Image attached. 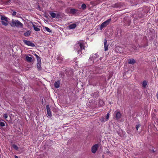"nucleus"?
Masks as SVG:
<instances>
[{
	"label": "nucleus",
	"mask_w": 158,
	"mask_h": 158,
	"mask_svg": "<svg viewBox=\"0 0 158 158\" xmlns=\"http://www.w3.org/2000/svg\"><path fill=\"white\" fill-rule=\"evenodd\" d=\"M85 48V43L82 40L77 41L74 46V49L77 51L78 54H81L82 50Z\"/></svg>",
	"instance_id": "f257e3e1"
},
{
	"label": "nucleus",
	"mask_w": 158,
	"mask_h": 158,
	"mask_svg": "<svg viewBox=\"0 0 158 158\" xmlns=\"http://www.w3.org/2000/svg\"><path fill=\"white\" fill-rule=\"evenodd\" d=\"M88 78L89 82L94 83H97L100 78V77L96 74H94L89 75Z\"/></svg>",
	"instance_id": "f03ea898"
},
{
	"label": "nucleus",
	"mask_w": 158,
	"mask_h": 158,
	"mask_svg": "<svg viewBox=\"0 0 158 158\" xmlns=\"http://www.w3.org/2000/svg\"><path fill=\"white\" fill-rule=\"evenodd\" d=\"M10 23L12 27L16 26L18 27H22L23 26V24L18 20H14L12 19V21Z\"/></svg>",
	"instance_id": "7ed1b4c3"
},
{
	"label": "nucleus",
	"mask_w": 158,
	"mask_h": 158,
	"mask_svg": "<svg viewBox=\"0 0 158 158\" xmlns=\"http://www.w3.org/2000/svg\"><path fill=\"white\" fill-rule=\"evenodd\" d=\"M132 16L135 20H136L142 18L143 15L141 12L139 11L135 12V13H133Z\"/></svg>",
	"instance_id": "20e7f679"
},
{
	"label": "nucleus",
	"mask_w": 158,
	"mask_h": 158,
	"mask_svg": "<svg viewBox=\"0 0 158 158\" xmlns=\"http://www.w3.org/2000/svg\"><path fill=\"white\" fill-rule=\"evenodd\" d=\"M98 57L99 56L97 54H94L90 56L89 60L92 61V62L94 63L98 61Z\"/></svg>",
	"instance_id": "39448f33"
},
{
	"label": "nucleus",
	"mask_w": 158,
	"mask_h": 158,
	"mask_svg": "<svg viewBox=\"0 0 158 158\" xmlns=\"http://www.w3.org/2000/svg\"><path fill=\"white\" fill-rule=\"evenodd\" d=\"M1 19L2 25L7 26L8 25V18L5 15H1Z\"/></svg>",
	"instance_id": "423d86ee"
},
{
	"label": "nucleus",
	"mask_w": 158,
	"mask_h": 158,
	"mask_svg": "<svg viewBox=\"0 0 158 158\" xmlns=\"http://www.w3.org/2000/svg\"><path fill=\"white\" fill-rule=\"evenodd\" d=\"M111 19L110 18L102 23L100 25V29L102 30L103 28L106 27L110 23Z\"/></svg>",
	"instance_id": "0eeeda50"
},
{
	"label": "nucleus",
	"mask_w": 158,
	"mask_h": 158,
	"mask_svg": "<svg viewBox=\"0 0 158 158\" xmlns=\"http://www.w3.org/2000/svg\"><path fill=\"white\" fill-rule=\"evenodd\" d=\"M123 22L125 25H129L131 22L130 18L128 16L125 17L123 19Z\"/></svg>",
	"instance_id": "6e6552de"
},
{
	"label": "nucleus",
	"mask_w": 158,
	"mask_h": 158,
	"mask_svg": "<svg viewBox=\"0 0 158 158\" xmlns=\"http://www.w3.org/2000/svg\"><path fill=\"white\" fill-rule=\"evenodd\" d=\"M70 13L73 15H76L80 14L79 11L74 8L71 9L70 11Z\"/></svg>",
	"instance_id": "1a4fd4ad"
},
{
	"label": "nucleus",
	"mask_w": 158,
	"mask_h": 158,
	"mask_svg": "<svg viewBox=\"0 0 158 158\" xmlns=\"http://www.w3.org/2000/svg\"><path fill=\"white\" fill-rule=\"evenodd\" d=\"M99 145L98 144H96L94 145L91 148V151L93 153H96L98 148Z\"/></svg>",
	"instance_id": "9d476101"
},
{
	"label": "nucleus",
	"mask_w": 158,
	"mask_h": 158,
	"mask_svg": "<svg viewBox=\"0 0 158 158\" xmlns=\"http://www.w3.org/2000/svg\"><path fill=\"white\" fill-rule=\"evenodd\" d=\"M23 43L28 46H29L32 47H34L35 45L34 43H32L30 41H28L26 40H23Z\"/></svg>",
	"instance_id": "9b49d317"
},
{
	"label": "nucleus",
	"mask_w": 158,
	"mask_h": 158,
	"mask_svg": "<svg viewBox=\"0 0 158 158\" xmlns=\"http://www.w3.org/2000/svg\"><path fill=\"white\" fill-rule=\"evenodd\" d=\"M37 67L38 69V70L39 71H40L41 70L42 68L41 60H39V61H37Z\"/></svg>",
	"instance_id": "f8f14e48"
},
{
	"label": "nucleus",
	"mask_w": 158,
	"mask_h": 158,
	"mask_svg": "<svg viewBox=\"0 0 158 158\" xmlns=\"http://www.w3.org/2000/svg\"><path fill=\"white\" fill-rule=\"evenodd\" d=\"M48 115L51 117L52 116L51 112L49 105H47L46 106Z\"/></svg>",
	"instance_id": "ddd939ff"
},
{
	"label": "nucleus",
	"mask_w": 158,
	"mask_h": 158,
	"mask_svg": "<svg viewBox=\"0 0 158 158\" xmlns=\"http://www.w3.org/2000/svg\"><path fill=\"white\" fill-rule=\"evenodd\" d=\"M115 118L116 120H118L121 118V114L119 111H115Z\"/></svg>",
	"instance_id": "4468645a"
},
{
	"label": "nucleus",
	"mask_w": 158,
	"mask_h": 158,
	"mask_svg": "<svg viewBox=\"0 0 158 158\" xmlns=\"http://www.w3.org/2000/svg\"><path fill=\"white\" fill-rule=\"evenodd\" d=\"M104 50L105 51H106L108 50V45L107 44V40L106 39H104Z\"/></svg>",
	"instance_id": "2eb2a0df"
},
{
	"label": "nucleus",
	"mask_w": 158,
	"mask_h": 158,
	"mask_svg": "<svg viewBox=\"0 0 158 158\" xmlns=\"http://www.w3.org/2000/svg\"><path fill=\"white\" fill-rule=\"evenodd\" d=\"M60 80L57 81L54 84V87L56 88H58L60 87Z\"/></svg>",
	"instance_id": "dca6fc26"
},
{
	"label": "nucleus",
	"mask_w": 158,
	"mask_h": 158,
	"mask_svg": "<svg viewBox=\"0 0 158 158\" xmlns=\"http://www.w3.org/2000/svg\"><path fill=\"white\" fill-rule=\"evenodd\" d=\"M99 95V92H96L91 94V96L94 98L98 97Z\"/></svg>",
	"instance_id": "f3484780"
},
{
	"label": "nucleus",
	"mask_w": 158,
	"mask_h": 158,
	"mask_svg": "<svg viewBox=\"0 0 158 158\" xmlns=\"http://www.w3.org/2000/svg\"><path fill=\"white\" fill-rule=\"evenodd\" d=\"M136 61L135 60L133 59H129L128 62L129 64H133Z\"/></svg>",
	"instance_id": "a211bd4d"
},
{
	"label": "nucleus",
	"mask_w": 158,
	"mask_h": 158,
	"mask_svg": "<svg viewBox=\"0 0 158 158\" xmlns=\"http://www.w3.org/2000/svg\"><path fill=\"white\" fill-rule=\"evenodd\" d=\"M77 26L76 24L73 23L70 24L69 26V29H73L75 28Z\"/></svg>",
	"instance_id": "6ab92c4d"
},
{
	"label": "nucleus",
	"mask_w": 158,
	"mask_h": 158,
	"mask_svg": "<svg viewBox=\"0 0 158 158\" xmlns=\"http://www.w3.org/2000/svg\"><path fill=\"white\" fill-rule=\"evenodd\" d=\"M123 34V31L121 29H119L117 31V34L118 36H121Z\"/></svg>",
	"instance_id": "aec40b11"
},
{
	"label": "nucleus",
	"mask_w": 158,
	"mask_h": 158,
	"mask_svg": "<svg viewBox=\"0 0 158 158\" xmlns=\"http://www.w3.org/2000/svg\"><path fill=\"white\" fill-rule=\"evenodd\" d=\"M26 60L28 62H31L32 61V58L31 57L27 56L26 57Z\"/></svg>",
	"instance_id": "412c9836"
},
{
	"label": "nucleus",
	"mask_w": 158,
	"mask_h": 158,
	"mask_svg": "<svg viewBox=\"0 0 158 158\" xmlns=\"http://www.w3.org/2000/svg\"><path fill=\"white\" fill-rule=\"evenodd\" d=\"M31 35V31H27L26 32L24 33V35L28 37Z\"/></svg>",
	"instance_id": "4be33fe9"
},
{
	"label": "nucleus",
	"mask_w": 158,
	"mask_h": 158,
	"mask_svg": "<svg viewBox=\"0 0 158 158\" xmlns=\"http://www.w3.org/2000/svg\"><path fill=\"white\" fill-rule=\"evenodd\" d=\"M98 102L100 106H102L104 105V102L102 100L100 99H99L98 100Z\"/></svg>",
	"instance_id": "5701e85b"
},
{
	"label": "nucleus",
	"mask_w": 158,
	"mask_h": 158,
	"mask_svg": "<svg viewBox=\"0 0 158 158\" xmlns=\"http://www.w3.org/2000/svg\"><path fill=\"white\" fill-rule=\"evenodd\" d=\"M147 85V82L146 81H144L142 82V86L144 88H145Z\"/></svg>",
	"instance_id": "b1692460"
},
{
	"label": "nucleus",
	"mask_w": 158,
	"mask_h": 158,
	"mask_svg": "<svg viewBox=\"0 0 158 158\" xmlns=\"http://www.w3.org/2000/svg\"><path fill=\"white\" fill-rule=\"evenodd\" d=\"M50 15L52 16V17L53 18H56V14L54 12H50Z\"/></svg>",
	"instance_id": "393cba45"
},
{
	"label": "nucleus",
	"mask_w": 158,
	"mask_h": 158,
	"mask_svg": "<svg viewBox=\"0 0 158 158\" xmlns=\"http://www.w3.org/2000/svg\"><path fill=\"white\" fill-rule=\"evenodd\" d=\"M81 8L83 10H85V9L86 8V5L84 4L83 3L81 6Z\"/></svg>",
	"instance_id": "a878e982"
},
{
	"label": "nucleus",
	"mask_w": 158,
	"mask_h": 158,
	"mask_svg": "<svg viewBox=\"0 0 158 158\" xmlns=\"http://www.w3.org/2000/svg\"><path fill=\"white\" fill-rule=\"evenodd\" d=\"M71 72V71H69V70H68L67 69H66L65 70V73L66 74V75H67V76H68V77H69V76H70V74H69V72Z\"/></svg>",
	"instance_id": "bb28decb"
},
{
	"label": "nucleus",
	"mask_w": 158,
	"mask_h": 158,
	"mask_svg": "<svg viewBox=\"0 0 158 158\" xmlns=\"http://www.w3.org/2000/svg\"><path fill=\"white\" fill-rule=\"evenodd\" d=\"M12 15L14 16H16L18 17V16L19 15V13H17L16 12L14 11L13 12Z\"/></svg>",
	"instance_id": "cd10ccee"
},
{
	"label": "nucleus",
	"mask_w": 158,
	"mask_h": 158,
	"mask_svg": "<svg viewBox=\"0 0 158 158\" xmlns=\"http://www.w3.org/2000/svg\"><path fill=\"white\" fill-rule=\"evenodd\" d=\"M33 54L36 57V59L37 60V61H39V60H41L40 57L38 55H37L35 53L34 54Z\"/></svg>",
	"instance_id": "c85d7f7f"
},
{
	"label": "nucleus",
	"mask_w": 158,
	"mask_h": 158,
	"mask_svg": "<svg viewBox=\"0 0 158 158\" xmlns=\"http://www.w3.org/2000/svg\"><path fill=\"white\" fill-rule=\"evenodd\" d=\"M56 18L57 19H60L61 18L60 14V13H58L56 14Z\"/></svg>",
	"instance_id": "c756f323"
},
{
	"label": "nucleus",
	"mask_w": 158,
	"mask_h": 158,
	"mask_svg": "<svg viewBox=\"0 0 158 158\" xmlns=\"http://www.w3.org/2000/svg\"><path fill=\"white\" fill-rule=\"evenodd\" d=\"M12 147L14 149H15L16 150H18V146L16 145H15V144H13Z\"/></svg>",
	"instance_id": "7c9ffc66"
},
{
	"label": "nucleus",
	"mask_w": 158,
	"mask_h": 158,
	"mask_svg": "<svg viewBox=\"0 0 158 158\" xmlns=\"http://www.w3.org/2000/svg\"><path fill=\"white\" fill-rule=\"evenodd\" d=\"M45 29L48 32H52V31L47 27H45Z\"/></svg>",
	"instance_id": "2f4dec72"
},
{
	"label": "nucleus",
	"mask_w": 158,
	"mask_h": 158,
	"mask_svg": "<svg viewBox=\"0 0 158 158\" xmlns=\"http://www.w3.org/2000/svg\"><path fill=\"white\" fill-rule=\"evenodd\" d=\"M36 8L40 11L42 10L41 8L40 7V5L38 4L37 5V6L36 7Z\"/></svg>",
	"instance_id": "473e14b6"
},
{
	"label": "nucleus",
	"mask_w": 158,
	"mask_h": 158,
	"mask_svg": "<svg viewBox=\"0 0 158 158\" xmlns=\"http://www.w3.org/2000/svg\"><path fill=\"white\" fill-rule=\"evenodd\" d=\"M59 75L61 77H64V73L61 72L60 73Z\"/></svg>",
	"instance_id": "72a5a7b5"
},
{
	"label": "nucleus",
	"mask_w": 158,
	"mask_h": 158,
	"mask_svg": "<svg viewBox=\"0 0 158 158\" xmlns=\"http://www.w3.org/2000/svg\"><path fill=\"white\" fill-rule=\"evenodd\" d=\"M57 60L62 61L63 60V58L61 56H59L57 58Z\"/></svg>",
	"instance_id": "f704fd0d"
},
{
	"label": "nucleus",
	"mask_w": 158,
	"mask_h": 158,
	"mask_svg": "<svg viewBox=\"0 0 158 158\" xmlns=\"http://www.w3.org/2000/svg\"><path fill=\"white\" fill-rule=\"evenodd\" d=\"M0 126L1 127H3L5 126V123L0 121Z\"/></svg>",
	"instance_id": "c9c22d12"
},
{
	"label": "nucleus",
	"mask_w": 158,
	"mask_h": 158,
	"mask_svg": "<svg viewBox=\"0 0 158 158\" xmlns=\"http://www.w3.org/2000/svg\"><path fill=\"white\" fill-rule=\"evenodd\" d=\"M109 115H110V114H109V113H108L107 114H106V120H108V119H109Z\"/></svg>",
	"instance_id": "e433bc0d"
},
{
	"label": "nucleus",
	"mask_w": 158,
	"mask_h": 158,
	"mask_svg": "<svg viewBox=\"0 0 158 158\" xmlns=\"http://www.w3.org/2000/svg\"><path fill=\"white\" fill-rule=\"evenodd\" d=\"M34 30L35 31H40V29L39 28L37 27H36L34 29Z\"/></svg>",
	"instance_id": "4c0bfd02"
},
{
	"label": "nucleus",
	"mask_w": 158,
	"mask_h": 158,
	"mask_svg": "<svg viewBox=\"0 0 158 158\" xmlns=\"http://www.w3.org/2000/svg\"><path fill=\"white\" fill-rule=\"evenodd\" d=\"M140 124L139 123H138L136 126V129L137 130H138L139 128L140 127Z\"/></svg>",
	"instance_id": "58836bf2"
},
{
	"label": "nucleus",
	"mask_w": 158,
	"mask_h": 158,
	"mask_svg": "<svg viewBox=\"0 0 158 158\" xmlns=\"http://www.w3.org/2000/svg\"><path fill=\"white\" fill-rule=\"evenodd\" d=\"M10 1L11 0H8V1L5 2V3L6 4H8V3L10 2Z\"/></svg>",
	"instance_id": "ea45409f"
},
{
	"label": "nucleus",
	"mask_w": 158,
	"mask_h": 158,
	"mask_svg": "<svg viewBox=\"0 0 158 158\" xmlns=\"http://www.w3.org/2000/svg\"><path fill=\"white\" fill-rule=\"evenodd\" d=\"M101 120L102 122H104L105 121H107V120H106V119L104 118L103 117L102 118V119H101Z\"/></svg>",
	"instance_id": "a19ab883"
},
{
	"label": "nucleus",
	"mask_w": 158,
	"mask_h": 158,
	"mask_svg": "<svg viewBox=\"0 0 158 158\" xmlns=\"http://www.w3.org/2000/svg\"><path fill=\"white\" fill-rule=\"evenodd\" d=\"M4 117L5 119H6L7 118L8 116L7 114H5L4 115Z\"/></svg>",
	"instance_id": "79ce46f5"
},
{
	"label": "nucleus",
	"mask_w": 158,
	"mask_h": 158,
	"mask_svg": "<svg viewBox=\"0 0 158 158\" xmlns=\"http://www.w3.org/2000/svg\"><path fill=\"white\" fill-rule=\"evenodd\" d=\"M44 16L45 17L47 18H48V15H47L45 13H44Z\"/></svg>",
	"instance_id": "37998d69"
},
{
	"label": "nucleus",
	"mask_w": 158,
	"mask_h": 158,
	"mask_svg": "<svg viewBox=\"0 0 158 158\" xmlns=\"http://www.w3.org/2000/svg\"><path fill=\"white\" fill-rule=\"evenodd\" d=\"M31 23L32 24V27H33L34 29L36 26L33 23L31 22Z\"/></svg>",
	"instance_id": "c03bdc74"
},
{
	"label": "nucleus",
	"mask_w": 158,
	"mask_h": 158,
	"mask_svg": "<svg viewBox=\"0 0 158 158\" xmlns=\"http://www.w3.org/2000/svg\"><path fill=\"white\" fill-rule=\"evenodd\" d=\"M150 152H152L153 153H154L155 152V151L153 149L150 150Z\"/></svg>",
	"instance_id": "a18cd8bd"
},
{
	"label": "nucleus",
	"mask_w": 158,
	"mask_h": 158,
	"mask_svg": "<svg viewBox=\"0 0 158 158\" xmlns=\"http://www.w3.org/2000/svg\"><path fill=\"white\" fill-rule=\"evenodd\" d=\"M15 158H18V157L16 156H15Z\"/></svg>",
	"instance_id": "49530a36"
},
{
	"label": "nucleus",
	"mask_w": 158,
	"mask_h": 158,
	"mask_svg": "<svg viewBox=\"0 0 158 158\" xmlns=\"http://www.w3.org/2000/svg\"><path fill=\"white\" fill-rule=\"evenodd\" d=\"M142 46H140L139 45V47H141Z\"/></svg>",
	"instance_id": "de8ad7c7"
},
{
	"label": "nucleus",
	"mask_w": 158,
	"mask_h": 158,
	"mask_svg": "<svg viewBox=\"0 0 158 158\" xmlns=\"http://www.w3.org/2000/svg\"><path fill=\"white\" fill-rule=\"evenodd\" d=\"M29 56H32L31 55V54H29Z\"/></svg>",
	"instance_id": "09e8293b"
},
{
	"label": "nucleus",
	"mask_w": 158,
	"mask_h": 158,
	"mask_svg": "<svg viewBox=\"0 0 158 158\" xmlns=\"http://www.w3.org/2000/svg\"><path fill=\"white\" fill-rule=\"evenodd\" d=\"M42 102L43 103V99H42Z\"/></svg>",
	"instance_id": "8fccbe9b"
},
{
	"label": "nucleus",
	"mask_w": 158,
	"mask_h": 158,
	"mask_svg": "<svg viewBox=\"0 0 158 158\" xmlns=\"http://www.w3.org/2000/svg\"><path fill=\"white\" fill-rule=\"evenodd\" d=\"M157 21L158 23V19H157Z\"/></svg>",
	"instance_id": "3c124183"
}]
</instances>
